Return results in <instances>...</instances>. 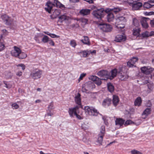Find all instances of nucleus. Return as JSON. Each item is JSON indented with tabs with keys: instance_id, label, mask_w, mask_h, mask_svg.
Here are the masks:
<instances>
[{
	"instance_id": "obj_1",
	"label": "nucleus",
	"mask_w": 154,
	"mask_h": 154,
	"mask_svg": "<svg viewBox=\"0 0 154 154\" xmlns=\"http://www.w3.org/2000/svg\"><path fill=\"white\" fill-rule=\"evenodd\" d=\"M55 5L57 7H59L61 9L65 8V6L60 3L58 0H53V3L51 2L50 1H47L45 4V6L46 7L45 8V9L49 13L51 14L53 6H54ZM52 11H53V14L51 15L50 17L51 19H53L56 18L60 14V10L58 9H56L54 11L52 10Z\"/></svg>"
},
{
	"instance_id": "obj_2",
	"label": "nucleus",
	"mask_w": 154,
	"mask_h": 154,
	"mask_svg": "<svg viewBox=\"0 0 154 154\" xmlns=\"http://www.w3.org/2000/svg\"><path fill=\"white\" fill-rule=\"evenodd\" d=\"M104 12V9L101 8L94 10L92 14L94 18L100 20L103 17Z\"/></svg>"
},
{
	"instance_id": "obj_3",
	"label": "nucleus",
	"mask_w": 154,
	"mask_h": 154,
	"mask_svg": "<svg viewBox=\"0 0 154 154\" xmlns=\"http://www.w3.org/2000/svg\"><path fill=\"white\" fill-rule=\"evenodd\" d=\"M85 112L89 115L92 116H97L99 113V112L94 108L88 106H85L84 108Z\"/></svg>"
},
{
	"instance_id": "obj_4",
	"label": "nucleus",
	"mask_w": 154,
	"mask_h": 154,
	"mask_svg": "<svg viewBox=\"0 0 154 154\" xmlns=\"http://www.w3.org/2000/svg\"><path fill=\"white\" fill-rule=\"evenodd\" d=\"M42 74V70L35 69L31 72L30 76L32 79L34 80H36L40 78Z\"/></svg>"
},
{
	"instance_id": "obj_5",
	"label": "nucleus",
	"mask_w": 154,
	"mask_h": 154,
	"mask_svg": "<svg viewBox=\"0 0 154 154\" xmlns=\"http://www.w3.org/2000/svg\"><path fill=\"white\" fill-rule=\"evenodd\" d=\"M122 67L119 68V71L118 72V76L119 79L122 81H125L128 79V76L127 72H124Z\"/></svg>"
},
{
	"instance_id": "obj_6",
	"label": "nucleus",
	"mask_w": 154,
	"mask_h": 154,
	"mask_svg": "<svg viewBox=\"0 0 154 154\" xmlns=\"http://www.w3.org/2000/svg\"><path fill=\"white\" fill-rule=\"evenodd\" d=\"M105 127L102 126L100 129V132L98 135V137L97 141L99 143L100 145H102L103 140V137L105 134Z\"/></svg>"
},
{
	"instance_id": "obj_7",
	"label": "nucleus",
	"mask_w": 154,
	"mask_h": 154,
	"mask_svg": "<svg viewBox=\"0 0 154 154\" xmlns=\"http://www.w3.org/2000/svg\"><path fill=\"white\" fill-rule=\"evenodd\" d=\"M97 75L103 78L102 80H107L109 79V72L106 70H102L99 71L97 73Z\"/></svg>"
},
{
	"instance_id": "obj_8",
	"label": "nucleus",
	"mask_w": 154,
	"mask_h": 154,
	"mask_svg": "<svg viewBox=\"0 0 154 154\" xmlns=\"http://www.w3.org/2000/svg\"><path fill=\"white\" fill-rule=\"evenodd\" d=\"M99 26L100 29L104 32H110L112 29V26L109 24L101 23L99 24Z\"/></svg>"
},
{
	"instance_id": "obj_9",
	"label": "nucleus",
	"mask_w": 154,
	"mask_h": 154,
	"mask_svg": "<svg viewBox=\"0 0 154 154\" xmlns=\"http://www.w3.org/2000/svg\"><path fill=\"white\" fill-rule=\"evenodd\" d=\"M122 10V8L119 7H111L106 8L105 9V12H111L113 14L114 13L116 14L119 13Z\"/></svg>"
},
{
	"instance_id": "obj_10",
	"label": "nucleus",
	"mask_w": 154,
	"mask_h": 154,
	"mask_svg": "<svg viewBox=\"0 0 154 154\" xmlns=\"http://www.w3.org/2000/svg\"><path fill=\"white\" fill-rule=\"evenodd\" d=\"M1 18L6 25H11L12 21L10 17L6 14H4L1 16Z\"/></svg>"
},
{
	"instance_id": "obj_11",
	"label": "nucleus",
	"mask_w": 154,
	"mask_h": 154,
	"mask_svg": "<svg viewBox=\"0 0 154 154\" xmlns=\"http://www.w3.org/2000/svg\"><path fill=\"white\" fill-rule=\"evenodd\" d=\"M126 21V19L125 17L123 16L118 17L116 20L115 24L117 26L123 25Z\"/></svg>"
},
{
	"instance_id": "obj_12",
	"label": "nucleus",
	"mask_w": 154,
	"mask_h": 154,
	"mask_svg": "<svg viewBox=\"0 0 154 154\" xmlns=\"http://www.w3.org/2000/svg\"><path fill=\"white\" fill-rule=\"evenodd\" d=\"M89 79L94 82L98 86L100 85L102 83L101 81L102 79L99 78L95 75L90 76L89 77Z\"/></svg>"
},
{
	"instance_id": "obj_13",
	"label": "nucleus",
	"mask_w": 154,
	"mask_h": 154,
	"mask_svg": "<svg viewBox=\"0 0 154 154\" xmlns=\"http://www.w3.org/2000/svg\"><path fill=\"white\" fill-rule=\"evenodd\" d=\"M141 72L146 74H149L152 72L154 69L149 66H143L141 68Z\"/></svg>"
},
{
	"instance_id": "obj_14",
	"label": "nucleus",
	"mask_w": 154,
	"mask_h": 154,
	"mask_svg": "<svg viewBox=\"0 0 154 154\" xmlns=\"http://www.w3.org/2000/svg\"><path fill=\"white\" fill-rule=\"evenodd\" d=\"M119 71V69L117 70L116 69H114L109 72V79L112 80L116 76L117 74H118V72Z\"/></svg>"
},
{
	"instance_id": "obj_15",
	"label": "nucleus",
	"mask_w": 154,
	"mask_h": 154,
	"mask_svg": "<svg viewBox=\"0 0 154 154\" xmlns=\"http://www.w3.org/2000/svg\"><path fill=\"white\" fill-rule=\"evenodd\" d=\"M20 48L16 46L14 47V49L12 50L11 52V54L12 56L17 57L19 54L20 52Z\"/></svg>"
},
{
	"instance_id": "obj_16",
	"label": "nucleus",
	"mask_w": 154,
	"mask_h": 154,
	"mask_svg": "<svg viewBox=\"0 0 154 154\" xmlns=\"http://www.w3.org/2000/svg\"><path fill=\"white\" fill-rule=\"evenodd\" d=\"M112 100L108 97L105 99L103 101L102 105L105 108H107L111 104Z\"/></svg>"
},
{
	"instance_id": "obj_17",
	"label": "nucleus",
	"mask_w": 154,
	"mask_h": 154,
	"mask_svg": "<svg viewBox=\"0 0 154 154\" xmlns=\"http://www.w3.org/2000/svg\"><path fill=\"white\" fill-rule=\"evenodd\" d=\"M126 38V36L122 35H118L116 37L115 41L117 42H122L125 41Z\"/></svg>"
},
{
	"instance_id": "obj_18",
	"label": "nucleus",
	"mask_w": 154,
	"mask_h": 154,
	"mask_svg": "<svg viewBox=\"0 0 154 154\" xmlns=\"http://www.w3.org/2000/svg\"><path fill=\"white\" fill-rule=\"evenodd\" d=\"M79 109L78 106H76L73 108H70L69 109L68 112L70 117H72L77 112V110Z\"/></svg>"
},
{
	"instance_id": "obj_19",
	"label": "nucleus",
	"mask_w": 154,
	"mask_h": 154,
	"mask_svg": "<svg viewBox=\"0 0 154 154\" xmlns=\"http://www.w3.org/2000/svg\"><path fill=\"white\" fill-rule=\"evenodd\" d=\"M142 5V3L139 2V0L136 2L131 6L133 10H137L141 7Z\"/></svg>"
},
{
	"instance_id": "obj_20",
	"label": "nucleus",
	"mask_w": 154,
	"mask_h": 154,
	"mask_svg": "<svg viewBox=\"0 0 154 154\" xmlns=\"http://www.w3.org/2000/svg\"><path fill=\"white\" fill-rule=\"evenodd\" d=\"M150 20L148 18L143 17L140 21V23L142 26L144 28H147L148 27V25L147 22Z\"/></svg>"
},
{
	"instance_id": "obj_21",
	"label": "nucleus",
	"mask_w": 154,
	"mask_h": 154,
	"mask_svg": "<svg viewBox=\"0 0 154 154\" xmlns=\"http://www.w3.org/2000/svg\"><path fill=\"white\" fill-rule=\"evenodd\" d=\"M91 10L87 9H82L80 11L79 14L82 16H87L90 13Z\"/></svg>"
},
{
	"instance_id": "obj_22",
	"label": "nucleus",
	"mask_w": 154,
	"mask_h": 154,
	"mask_svg": "<svg viewBox=\"0 0 154 154\" xmlns=\"http://www.w3.org/2000/svg\"><path fill=\"white\" fill-rule=\"evenodd\" d=\"M59 19L58 21L61 23H62L64 21L66 22L70 19V17L69 16H67L66 14H64L59 16Z\"/></svg>"
},
{
	"instance_id": "obj_23",
	"label": "nucleus",
	"mask_w": 154,
	"mask_h": 154,
	"mask_svg": "<svg viewBox=\"0 0 154 154\" xmlns=\"http://www.w3.org/2000/svg\"><path fill=\"white\" fill-rule=\"evenodd\" d=\"M119 100L118 97L116 95H113L112 102L113 105L116 106L118 104Z\"/></svg>"
},
{
	"instance_id": "obj_24",
	"label": "nucleus",
	"mask_w": 154,
	"mask_h": 154,
	"mask_svg": "<svg viewBox=\"0 0 154 154\" xmlns=\"http://www.w3.org/2000/svg\"><path fill=\"white\" fill-rule=\"evenodd\" d=\"M108 13L107 19L109 22L112 21L114 20V16L113 14L111 12H106Z\"/></svg>"
},
{
	"instance_id": "obj_25",
	"label": "nucleus",
	"mask_w": 154,
	"mask_h": 154,
	"mask_svg": "<svg viewBox=\"0 0 154 154\" xmlns=\"http://www.w3.org/2000/svg\"><path fill=\"white\" fill-rule=\"evenodd\" d=\"M74 98L75 101L77 104L79 105H81V95L79 93L75 96Z\"/></svg>"
},
{
	"instance_id": "obj_26",
	"label": "nucleus",
	"mask_w": 154,
	"mask_h": 154,
	"mask_svg": "<svg viewBox=\"0 0 154 154\" xmlns=\"http://www.w3.org/2000/svg\"><path fill=\"white\" fill-rule=\"evenodd\" d=\"M125 120L122 119H116L115 121L116 125L120 126H122L125 122Z\"/></svg>"
},
{
	"instance_id": "obj_27",
	"label": "nucleus",
	"mask_w": 154,
	"mask_h": 154,
	"mask_svg": "<svg viewBox=\"0 0 154 154\" xmlns=\"http://www.w3.org/2000/svg\"><path fill=\"white\" fill-rule=\"evenodd\" d=\"M84 39L81 40V41L84 44L88 45H90V42L88 37L87 36H84Z\"/></svg>"
},
{
	"instance_id": "obj_28",
	"label": "nucleus",
	"mask_w": 154,
	"mask_h": 154,
	"mask_svg": "<svg viewBox=\"0 0 154 154\" xmlns=\"http://www.w3.org/2000/svg\"><path fill=\"white\" fill-rule=\"evenodd\" d=\"M151 109L150 108H147L142 113V116H144L145 117L144 118L146 117L150 113Z\"/></svg>"
},
{
	"instance_id": "obj_29",
	"label": "nucleus",
	"mask_w": 154,
	"mask_h": 154,
	"mask_svg": "<svg viewBox=\"0 0 154 154\" xmlns=\"http://www.w3.org/2000/svg\"><path fill=\"white\" fill-rule=\"evenodd\" d=\"M107 86L108 89L110 92H112L114 91V86L110 82L108 83Z\"/></svg>"
},
{
	"instance_id": "obj_30",
	"label": "nucleus",
	"mask_w": 154,
	"mask_h": 154,
	"mask_svg": "<svg viewBox=\"0 0 154 154\" xmlns=\"http://www.w3.org/2000/svg\"><path fill=\"white\" fill-rule=\"evenodd\" d=\"M153 6H154V4H150L148 2H145L143 5V7L144 9H149L151 8Z\"/></svg>"
},
{
	"instance_id": "obj_31",
	"label": "nucleus",
	"mask_w": 154,
	"mask_h": 154,
	"mask_svg": "<svg viewBox=\"0 0 154 154\" xmlns=\"http://www.w3.org/2000/svg\"><path fill=\"white\" fill-rule=\"evenodd\" d=\"M89 51H82L80 52H79L78 53L82 55L81 57H87V55H89Z\"/></svg>"
},
{
	"instance_id": "obj_32",
	"label": "nucleus",
	"mask_w": 154,
	"mask_h": 154,
	"mask_svg": "<svg viewBox=\"0 0 154 154\" xmlns=\"http://www.w3.org/2000/svg\"><path fill=\"white\" fill-rule=\"evenodd\" d=\"M27 57V54L24 52H22L20 50V52L19 54L18 57L20 59H23L26 58Z\"/></svg>"
},
{
	"instance_id": "obj_33",
	"label": "nucleus",
	"mask_w": 154,
	"mask_h": 154,
	"mask_svg": "<svg viewBox=\"0 0 154 154\" xmlns=\"http://www.w3.org/2000/svg\"><path fill=\"white\" fill-rule=\"evenodd\" d=\"M94 85V83L91 82H88L86 84V88H87L89 90L92 89Z\"/></svg>"
},
{
	"instance_id": "obj_34",
	"label": "nucleus",
	"mask_w": 154,
	"mask_h": 154,
	"mask_svg": "<svg viewBox=\"0 0 154 154\" xmlns=\"http://www.w3.org/2000/svg\"><path fill=\"white\" fill-rule=\"evenodd\" d=\"M133 30V34L134 35L137 36H139L140 31V29L137 28V29H134Z\"/></svg>"
},
{
	"instance_id": "obj_35",
	"label": "nucleus",
	"mask_w": 154,
	"mask_h": 154,
	"mask_svg": "<svg viewBox=\"0 0 154 154\" xmlns=\"http://www.w3.org/2000/svg\"><path fill=\"white\" fill-rule=\"evenodd\" d=\"M141 102V98L138 97L137 98L134 102V105L135 106H139L140 105Z\"/></svg>"
},
{
	"instance_id": "obj_36",
	"label": "nucleus",
	"mask_w": 154,
	"mask_h": 154,
	"mask_svg": "<svg viewBox=\"0 0 154 154\" xmlns=\"http://www.w3.org/2000/svg\"><path fill=\"white\" fill-rule=\"evenodd\" d=\"M133 24L134 26L138 27L139 26L140 23L137 19L136 18H134L133 19Z\"/></svg>"
},
{
	"instance_id": "obj_37",
	"label": "nucleus",
	"mask_w": 154,
	"mask_h": 154,
	"mask_svg": "<svg viewBox=\"0 0 154 154\" xmlns=\"http://www.w3.org/2000/svg\"><path fill=\"white\" fill-rule=\"evenodd\" d=\"M54 112L53 110H51L49 109H48L47 110V113L45 115V116H52L54 114Z\"/></svg>"
},
{
	"instance_id": "obj_38",
	"label": "nucleus",
	"mask_w": 154,
	"mask_h": 154,
	"mask_svg": "<svg viewBox=\"0 0 154 154\" xmlns=\"http://www.w3.org/2000/svg\"><path fill=\"white\" fill-rule=\"evenodd\" d=\"M147 86L149 89L148 90V93L150 92L153 90V84L149 83L147 84Z\"/></svg>"
},
{
	"instance_id": "obj_39",
	"label": "nucleus",
	"mask_w": 154,
	"mask_h": 154,
	"mask_svg": "<svg viewBox=\"0 0 154 154\" xmlns=\"http://www.w3.org/2000/svg\"><path fill=\"white\" fill-rule=\"evenodd\" d=\"M127 66L129 68H133L136 67V66L133 64L130 60L127 62Z\"/></svg>"
},
{
	"instance_id": "obj_40",
	"label": "nucleus",
	"mask_w": 154,
	"mask_h": 154,
	"mask_svg": "<svg viewBox=\"0 0 154 154\" xmlns=\"http://www.w3.org/2000/svg\"><path fill=\"white\" fill-rule=\"evenodd\" d=\"M138 1L139 0H127V3L129 6L131 7L134 3Z\"/></svg>"
},
{
	"instance_id": "obj_41",
	"label": "nucleus",
	"mask_w": 154,
	"mask_h": 154,
	"mask_svg": "<svg viewBox=\"0 0 154 154\" xmlns=\"http://www.w3.org/2000/svg\"><path fill=\"white\" fill-rule=\"evenodd\" d=\"M5 77L7 79H11L13 75V74L11 72H7L5 73Z\"/></svg>"
},
{
	"instance_id": "obj_42",
	"label": "nucleus",
	"mask_w": 154,
	"mask_h": 154,
	"mask_svg": "<svg viewBox=\"0 0 154 154\" xmlns=\"http://www.w3.org/2000/svg\"><path fill=\"white\" fill-rule=\"evenodd\" d=\"M44 36L42 39V41L44 43H46L48 42L49 40V37L46 35H43Z\"/></svg>"
},
{
	"instance_id": "obj_43",
	"label": "nucleus",
	"mask_w": 154,
	"mask_h": 154,
	"mask_svg": "<svg viewBox=\"0 0 154 154\" xmlns=\"http://www.w3.org/2000/svg\"><path fill=\"white\" fill-rule=\"evenodd\" d=\"M130 152L131 154H142L140 152L134 149L131 150Z\"/></svg>"
},
{
	"instance_id": "obj_44",
	"label": "nucleus",
	"mask_w": 154,
	"mask_h": 154,
	"mask_svg": "<svg viewBox=\"0 0 154 154\" xmlns=\"http://www.w3.org/2000/svg\"><path fill=\"white\" fill-rule=\"evenodd\" d=\"M70 44L72 47L74 48H75L77 45L75 41L73 39L70 41Z\"/></svg>"
},
{
	"instance_id": "obj_45",
	"label": "nucleus",
	"mask_w": 154,
	"mask_h": 154,
	"mask_svg": "<svg viewBox=\"0 0 154 154\" xmlns=\"http://www.w3.org/2000/svg\"><path fill=\"white\" fill-rule=\"evenodd\" d=\"M141 35L143 38L147 37L149 36V32L147 31H146L145 32L142 33Z\"/></svg>"
},
{
	"instance_id": "obj_46",
	"label": "nucleus",
	"mask_w": 154,
	"mask_h": 154,
	"mask_svg": "<svg viewBox=\"0 0 154 154\" xmlns=\"http://www.w3.org/2000/svg\"><path fill=\"white\" fill-rule=\"evenodd\" d=\"M130 60H131V61L133 64L135 65L136 62L138 60V59L137 57H133Z\"/></svg>"
},
{
	"instance_id": "obj_47",
	"label": "nucleus",
	"mask_w": 154,
	"mask_h": 154,
	"mask_svg": "<svg viewBox=\"0 0 154 154\" xmlns=\"http://www.w3.org/2000/svg\"><path fill=\"white\" fill-rule=\"evenodd\" d=\"M88 21V19L86 18H82L81 20V22L84 25L87 24V23Z\"/></svg>"
},
{
	"instance_id": "obj_48",
	"label": "nucleus",
	"mask_w": 154,
	"mask_h": 154,
	"mask_svg": "<svg viewBox=\"0 0 154 154\" xmlns=\"http://www.w3.org/2000/svg\"><path fill=\"white\" fill-rule=\"evenodd\" d=\"M135 123H134V122H132L131 120H127L125 124V125H128L130 124H134Z\"/></svg>"
},
{
	"instance_id": "obj_49",
	"label": "nucleus",
	"mask_w": 154,
	"mask_h": 154,
	"mask_svg": "<svg viewBox=\"0 0 154 154\" xmlns=\"http://www.w3.org/2000/svg\"><path fill=\"white\" fill-rule=\"evenodd\" d=\"M54 108L53 103L52 102H51L50 103V105L48 106V109H49L51 110H52Z\"/></svg>"
},
{
	"instance_id": "obj_50",
	"label": "nucleus",
	"mask_w": 154,
	"mask_h": 154,
	"mask_svg": "<svg viewBox=\"0 0 154 154\" xmlns=\"http://www.w3.org/2000/svg\"><path fill=\"white\" fill-rule=\"evenodd\" d=\"M17 67H21L22 68V69L23 70L25 69V66L24 64L21 63L17 65Z\"/></svg>"
},
{
	"instance_id": "obj_51",
	"label": "nucleus",
	"mask_w": 154,
	"mask_h": 154,
	"mask_svg": "<svg viewBox=\"0 0 154 154\" xmlns=\"http://www.w3.org/2000/svg\"><path fill=\"white\" fill-rule=\"evenodd\" d=\"M49 36L52 38H58L60 37L59 35H57L51 33L49 35Z\"/></svg>"
},
{
	"instance_id": "obj_52",
	"label": "nucleus",
	"mask_w": 154,
	"mask_h": 154,
	"mask_svg": "<svg viewBox=\"0 0 154 154\" xmlns=\"http://www.w3.org/2000/svg\"><path fill=\"white\" fill-rule=\"evenodd\" d=\"M12 106L15 109H17L19 108L18 105L16 103H14L12 104Z\"/></svg>"
},
{
	"instance_id": "obj_53",
	"label": "nucleus",
	"mask_w": 154,
	"mask_h": 154,
	"mask_svg": "<svg viewBox=\"0 0 154 154\" xmlns=\"http://www.w3.org/2000/svg\"><path fill=\"white\" fill-rule=\"evenodd\" d=\"M145 14L146 15H154V12L150 11L149 12H146Z\"/></svg>"
},
{
	"instance_id": "obj_54",
	"label": "nucleus",
	"mask_w": 154,
	"mask_h": 154,
	"mask_svg": "<svg viewBox=\"0 0 154 154\" xmlns=\"http://www.w3.org/2000/svg\"><path fill=\"white\" fill-rule=\"evenodd\" d=\"M86 74L85 73H83L81 74L80 75V76L79 78V81L80 80H81L86 75Z\"/></svg>"
},
{
	"instance_id": "obj_55",
	"label": "nucleus",
	"mask_w": 154,
	"mask_h": 154,
	"mask_svg": "<svg viewBox=\"0 0 154 154\" xmlns=\"http://www.w3.org/2000/svg\"><path fill=\"white\" fill-rule=\"evenodd\" d=\"M48 42H49V43L50 45L52 46L54 45V43L52 40L49 39Z\"/></svg>"
},
{
	"instance_id": "obj_56",
	"label": "nucleus",
	"mask_w": 154,
	"mask_h": 154,
	"mask_svg": "<svg viewBox=\"0 0 154 154\" xmlns=\"http://www.w3.org/2000/svg\"><path fill=\"white\" fill-rule=\"evenodd\" d=\"M82 91L83 92L87 93L88 91L87 89H86V88L83 86L82 89Z\"/></svg>"
},
{
	"instance_id": "obj_57",
	"label": "nucleus",
	"mask_w": 154,
	"mask_h": 154,
	"mask_svg": "<svg viewBox=\"0 0 154 154\" xmlns=\"http://www.w3.org/2000/svg\"><path fill=\"white\" fill-rule=\"evenodd\" d=\"M5 45L3 44L1 42L0 45V49L3 48V50L5 49Z\"/></svg>"
},
{
	"instance_id": "obj_58",
	"label": "nucleus",
	"mask_w": 154,
	"mask_h": 154,
	"mask_svg": "<svg viewBox=\"0 0 154 154\" xmlns=\"http://www.w3.org/2000/svg\"><path fill=\"white\" fill-rule=\"evenodd\" d=\"M22 72L21 71H19L17 72L16 73V75L19 76H20L22 75Z\"/></svg>"
},
{
	"instance_id": "obj_59",
	"label": "nucleus",
	"mask_w": 154,
	"mask_h": 154,
	"mask_svg": "<svg viewBox=\"0 0 154 154\" xmlns=\"http://www.w3.org/2000/svg\"><path fill=\"white\" fill-rule=\"evenodd\" d=\"M75 115L76 116V118H78V119H82L81 117L78 114H77V112L75 114Z\"/></svg>"
},
{
	"instance_id": "obj_60",
	"label": "nucleus",
	"mask_w": 154,
	"mask_h": 154,
	"mask_svg": "<svg viewBox=\"0 0 154 154\" xmlns=\"http://www.w3.org/2000/svg\"><path fill=\"white\" fill-rule=\"evenodd\" d=\"M69 1L71 2L74 3L79 2V0H69Z\"/></svg>"
},
{
	"instance_id": "obj_61",
	"label": "nucleus",
	"mask_w": 154,
	"mask_h": 154,
	"mask_svg": "<svg viewBox=\"0 0 154 154\" xmlns=\"http://www.w3.org/2000/svg\"><path fill=\"white\" fill-rule=\"evenodd\" d=\"M3 82H4V84L5 85V87L6 88H11L6 83L7 82L6 81H4Z\"/></svg>"
},
{
	"instance_id": "obj_62",
	"label": "nucleus",
	"mask_w": 154,
	"mask_h": 154,
	"mask_svg": "<svg viewBox=\"0 0 154 154\" xmlns=\"http://www.w3.org/2000/svg\"><path fill=\"white\" fill-rule=\"evenodd\" d=\"M89 52V55L90 54V53L91 54H95L96 53V51L95 50H94L93 51H88Z\"/></svg>"
},
{
	"instance_id": "obj_63",
	"label": "nucleus",
	"mask_w": 154,
	"mask_h": 154,
	"mask_svg": "<svg viewBox=\"0 0 154 154\" xmlns=\"http://www.w3.org/2000/svg\"><path fill=\"white\" fill-rule=\"evenodd\" d=\"M150 23L152 26H154V19L150 20Z\"/></svg>"
},
{
	"instance_id": "obj_64",
	"label": "nucleus",
	"mask_w": 154,
	"mask_h": 154,
	"mask_svg": "<svg viewBox=\"0 0 154 154\" xmlns=\"http://www.w3.org/2000/svg\"><path fill=\"white\" fill-rule=\"evenodd\" d=\"M147 2H149L150 4H154V0H149Z\"/></svg>"
}]
</instances>
